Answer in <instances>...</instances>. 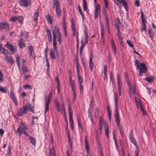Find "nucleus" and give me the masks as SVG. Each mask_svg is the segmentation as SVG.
I'll use <instances>...</instances> for the list:
<instances>
[{
	"label": "nucleus",
	"instance_id": "1",
	"mask_svg": "<svg viewBox=\"0 0 156 156\" xmlns=\"http://www.w3.org/2000/svg\"><path fill=\"white\" fill-rule=\"evenodd\" d=\"M53 37V46H56V38L57 37V40L60 44L61 42L62 37L58 27L55 26L54 29L52 31Z\"/></svg>",
	"mask_w": 156,
	"mask_h": 156
},
{
	"label": "nucleus",
	"instance_id": "52",
	"mask_svg": "<svg viewBox=\"0 0 156 156\" xmlns=\"http://www.w3.org/2000/svg\"><path fill=\"white\" fill-rule=\"evenodd\" d=\"M76 68L77 70V74H78L79 72V64L78 63L76 62Z\"/></svg>",
	"mask_w": 156,
	"mask_h": 156
},
{
	"label": "nucleus",
	"instance_id": "46",
	"mask_svg": "<svg viewBox=\"0 0 156 156\" xmlns=\"http://www.w3.org/2000/svg\"><path fill=\"white\" fill-rule=\"evenodd\" d=\"M99 126H102L103 124H104V122L103 121L105 120L104 119H102L101 116H100L99 118Z\"/></svg>",
	"mask_w": 156,
	"mask_h": 156
},
{
	"label": "nucleus",
	"instance_id": "38",
	"mask_svg": "<svg viewBox=\"0 0 156 156\" xmlns=\"http://www.w3.org/2000/svg\"><path fill=\"white\" fill-rule=\"evenodd\" d=\"M78 8L79 12L80 13V14H81V15L82 16L83 20L84 21V15L83 13L82 10L79 6H78Z\"/></svg>",
	"mask_w": 156,
	"mask_h": 156
},
{
	"label": "nucleus",
	"instance_id": "2",
	"mask_svg": "<svg viewBox=\"0 0 156 156\" xmlns=\"http://www.w3.org/2000/svg\"><path fill=\"white\" fill-rule=\"evenodd\" d=\"M138 60L136 59L135 61V66L137 68L139 69V75L141 76L143 75L144 73H146L147 71V69L145 64L144 63H140Z\"/></svg>",
	"mask_w": 156,
	"mask_h": 156
},
{
	"label": "nucleus",
	"instance_id": "17",
	"mask_svg": "<svg viewBox=\"0 0 156 156\" xmlns=\"http://www.w3.org/2000/svg\"><path fill=\"white\" fill-rule=\"evenodd\" d=\"M71 22L72 29L73 31V36L74 37L76 35H77V32H76V29L74 24V22L73 19H72Z\"/></svg>",
	"mask_w": 156,
	"mask_h": 156
},
{
	"label": "nucleus",
	"instance_id": "3",
	"mask_svg": "<svg viewBox=\"0 0 156 156\" xmlns=\"http://www.w3.org/2000/svg\"><path fill=\"white\" fill-rule=\"evenodd\" d=\"M53 95V92L51 91L47 96H45V109L44 112V113L45 114L47 112L49 111V104L51 101Z\"/></svg>",
	"mask_w": 156,
	"mask_h": 156
},
{
	"label": "nucleus",
	"instance_id": "28",
	"mask_svg": "<svg viewBox=\"0 0 156 156\" xmlns=\"http://www.w3.org/2000/svg\"><path fill=\"white\" fill-rule=\"evenodd\" d=\"M139 104L141 111H142L144 115H146L147 113L145 110L143 105L140 101L139 102Z\"/></svg>",
	"mask_w": 156,
	"mask_h": 156
},
{
	"label": "nucleus",
	"instance_id": "64",
	"mask_svg": "<svg viewBox=\"0 0 156 156\" xmlns=\"http://www.w3.org/2000/svg\"><path fill=\"white\" fill-rule=\"evenodd\" d=\"M45 60H46V66H47V68H49V67L50 65H49V62H48V58H45Z\"/></svg>",
	"mask_w": 156,
	"mask_h": 156
},
{
	"label": "nucleus",
	"instance_id": "27",
	"mask_svg": "<svg viewBox=\"0 0 156 156\" xmlns=\"http://www.w3.org/2000/svg\"><path fill=\"white\" fill-rule=\"evenodd\" d=\"M55 51L53 49H51L50 51V55L51 59H55L56 58Z\"/></svg>",
	"mask_w": 156,
	"mask_h": 156
},
{
	"label": "nucleus",
	"instance_id": "15",
	"mask_svg": "<svg viewBox=\"0 0 156 156\" xmlns=\"http://www.w3.org/2000/svg\"><path fill=\"white\" fill-rule=\"evenodd\" d=\"M39 9L37 8V10L34 13L33 16L34 20L36 23H37V20L38 16Z\"/></svg>",
	"mask_w": 156,
	"mask_h": 156
},
{
	"label": "nucleus",
	"instance_id": "11",
	"mask_svg": "<svg viewBox=\"0 0 156 156\" xmlns=\"http://www.w3.org/2000/svg\"><path fill=\"white\" fill-rule=\"evenodd\" d=\"M92 58L93 55L92 53H91L90 55L89 61L90 69L91 72H92L93 70L94 66L93 63L92 62Z\"/></svg>",
	"mask_w": 156,
	"mask_h": 156
},
{
	"label": "nucleus",
	"instance_id": "42",
	"mask_svg": "<svg viewBox=\"0 0 156 156\" xmlns=\"http://www.w3.org/2000/svg\"><path fill=\"white\" fill-rule=\"evenodd\" d=\"M0 51L2 53L5 54H7L8 53V51L7 50H6L4 48H1L0 49Z\"/></svg>",
	"mask_w": 156,
	"mask_h": 156
},
{
	"label": "nucleus",
	"instance_id": "55",
	"mask_svg": "<svg viewBox=\"0 0 156 156\" xmlns=\"http://www.w3.org/2000/svg\"><path fill=\"white\" fill-rule=\"evenodd\" d=\"M151 78L149 77H146L145 78L144 80L146 81H147L148 82H151V80H153V78H154L152 77H151Z\"/></svg>",
	"mask_w": 156,
	"mask_h": 156
},
{
	"label": "nucleus",
	"instance_id": "26",
	"mask_svg": "<svg viewBox=\"0 0 156 156\" xmlns=\"http://www.w3.org/2000/svg\"><path fill=\"white\" fill-rule=\"evenodd\" d=\"M154 33L152 30L151 28V27L149 28L148 29V34L152 40H153V37L154 36Z\"/></svg>",
	"mask_w": 156,
	"mask_h": 156
},
{
	"label": "nucleus",
	"instance_id": "50",
	"mask_svg": "<svg viewBox=\"0 0 156 156\" xmlns=\"http://www.w3.org/2000/svg\"><path fill=\"white\" fill-rule=\"evenodd\" d=\"M10 97L12 99H13L14 98H16L14 95V93H13V91L12 90H11L10 91Z\"/></svg>",
	"mask_w": 156,
	"mask_h": 156
},
{
	"label": "nucleus",
	"instance_id": "49",
	"mask_svg": "<svg viewBox=\"0 0 156 156\" xmlns=\"http://www.w3.org/2000/svg\"><path fill=\"white\" fill-rule=\"evenodd\" d=\"M84 32L85 35H88V29L87 27L85 25L84 26Z\"/></svg>",
	"mask_w": 156,
	"mask_h": 156
},
{
	"label": "nucleus",
	"instance_id": "7",
	"mask_svg": "<svg viewBox=\"0 0 156 156\" xmlns=\"http://www.w3.org/2000/svg\"><path fill=\"white\" fill-rule=\"evenodd\" d=\"M27 105H25L23 107H21L19 111L17 113V115L18 116H21L23 114L26 113V112L27 111Z\"/></svg>",
	"mask_w": 156,
	"mask_h": 156
},
{
	"label": "nucleus",
	"instance_id": "10",
	"mask_svg": "<svg viewBox=\"0 0 156 156\" xmlns=\"http://www.w3.org/2000/svg\"><path fill=\"white\" fill-rule=\"evenodd\" d=\"M9 24L5 22L0 23V31L4 29L9 30Z\"/></svg>",
	"mask_w": 156,
	"mask_h": 156
},
{
	"label": "nucleus",
	"instance_id": "12",
	"mask_svg": "<svg viewBox=\"0 0 156 156\" xmlns=\"http://www.w3.org/2000/svg\"><path fill=\"white\" fill-rule=\"evenodd\" d=\"M104 122V127L105 129V132L106 136H107L108 138V133H109V129L108 125L106 123L105 120L103 121Z\"/></svg>",
	"mask_w": 156,
	"mask_h": 156
},
{
	"label": "nucleus",
	"instance_id": "21",
	"mask_svg": "<svg viewBox=\"0 0 156 156\" xmlns=\"http://www.w3.org/2000/svg\"><path fill=\"white\" fill-rule=\"evenodd\" d=\"M19 46L20 48H22L25 46V43L23 41V38H21L19 41Z\"/></svg>",
	"mask_w": 156,
	"mask_h": 156
},
{
	"label": "nucleus",
	"instance_id": "34",
	"mask_svg": "<svg viewBox=\"0 0 156 156\" xmlns=\"http://www.w3.org/2000/svg\"><path fill=\"white\" fill-rule=\"evenodd\" d=\"M77 74L78 76V81L79 83V85L82 84L83 82V79L80 75V72L78 74Z\"/></svg>",
	"mask_w": 156,
	"mask_h": 156
},
{
	"label": "nucleus",
	"instance_id": "37",
	"mask_svg": "<svg viewBox=\"0 0 156 156\" xmlns=\"http://www.w3.org/2000/svg\"><path fill=\"white\" fill-rule=\"evenodd\" d=\"M121 25V23L120 22L119 19L118 18L116 21L115 23V25L116 28H119V26Z\"/></svg>",
	"mask_w": 156,
	"mask_h": 156
},
{
	"label": "nucleus",
	"instance_id": "48",
	"mask_svg": "<svg viewBox=\"0 0 156 156\" xmlns=\"http://www.w3.org/2000/svg\"><path fill=\"white\" fill-rule=\"evenodd\" d=\"M112 47L114 51V55L116 54V52L117 51V49L115 44H112Z\"/></svg>",
	"mask_w": 156,
	"mask_h": 156
},
{
	"label": "nucleus",
	"instance_id": "51",
	"mask_svg": "<svg viewBox=\"0 0 156 156\" xmlns=\"http://www.w3.org/2000/svg\"><path fill=\"white\" fill-rule=\"evenodd\" d=\"M127 42L131 48H133L134 47V45L132 44L131 41L129 40H127Z\"/></svg>",
	"mask_w": 156,
	"mask_h": 156
},
{
	"label": "nucleus",
	"instance_id": "30",
	"mask_svg": "<svg viewBox=\"0 0 156 156\" xmlns=\"http://www.w3.org/2000/svg\"><path fill=\"white\" fill-rule=\"evenodd\" d=\"M86 44L84 43L83 42V40H82L81 41V47L80 49V54H82L83 52V48L85 47V44Z\"/></svg>",
	"mask_w": 156,
	"mask_h": 156
},
{
	"label": "nucleus",
	"instance_id": "6",
	"mask_svg": "<svg viewBox=\"0 0 156 156\" xmlns=\"http://www.w3.org/2000/svg\"><path fill=\"white\" fill-rule=\"evenodd\" d=\"M18 3L20 6L24 7H27L31 5V0H19Z\"/></svg>",
	"mask_w": 156,
	"mask_h": 156
},
{
	"label": "nucleus",
	"instance_id": "56",
	"mask_svg": "<svg viewBox=\"0 0 156 156\" xmlns=\"http://www.w3.org/2000/svg\"><path fill=\"white\" fill-rule=\"evenodd\" d=\"M23 87L26 89H31L32 88V86L29 84H26L23 86Z\"/></svg>",
	"mask_w": 156,
	"mask_h": 156
},
{
	"label": "nucleus",
	"instance_id": "16",
	"mask_svg": "<svg viewBox=\"0 0 156 156\" xmlns=\"http://www.w3.org/2000/svg\"><path fill=\"white\" fill-rule=\"evenodd\" d=\"M5 46L12 52H13L15 51L14 47L9 42H7Z\"/></svg>",
	"mask_w": 156,
	"mask_h": 156
},
{
	"label": "nucleus",
	"instance_id": "63",
	"mask_svg": "<svg viewBox=\"0 0 156 156\" xmlns=\"http://www.w3.org/2000/svg\"><path fill=\"white\" fill-rule=\"evenodd\" d=\"M80 93H82L83 91V87L82 84L80 85Z\"/></svg>",
	"mask_w": 156,
	"mask_h": 156
},
{
	"label": "nucleus",
	"instance_id": "13",
	"mask_svg": "<svg viewBox=\"0 0 156 156\" xmlns=\"http://www.w3.org/2000/svg\"><path fill=\"white\" fill-rule=\"evenodd\" d=\"M46 33L48 36V41L50 43L52 42V37L51 31L49 29H46Z\"/></svg>",
	"mask_w": 156,
	"mask_h": 156
},
{
	"label": "nucleus",
	"instance_id": "32",
	"mask_svg": "<svg viewBox=\"0 0 156 156\" xmlns=\"http://www.w3.org/2000/svg\"><path fill=\"white\" fill-rule=\"evenodd\" d=\"M21 38H23V40L27 39V36L28 33L26 32L21 33Z\"/></svg>",
	"mask_w": 156,
	"mask_h": 156
},
{
	"label": "nucleus",
	"instance_id": "59",
	"mask_svg": "<svg viewBox=\"0 0 156 156\" xmlns=\"http://www.w3.org/2000/svg\"><path fill=\"white\" fill-rule=\"evenodd\" d=\"M132 89L133 90V93L134 94H136V89L135 86H133L132 87Z\"/></svg>",
	"mask_w": 156,
	"mask_h": 156
},
{
	"label": "nucleus",
	"instance_id": "5",
	"mask_svg": "<svg viewBox=\"0 0 156 156\" xmlns=\"http://www.w3.org/2000/svg\"><path fill=\"white\" fill-rule=\"evenodd\" d=\"M68 101H69V103H68V108L69 113V121L70 123L71 127L72 129L73 127V114L72 112V108L70 103L69 99H68Z\"/></svg>",
	"mask_w": 156,
	"mask_h": 156
},
{
	"label": "nucleus",
	"instance_id": "8",
	"mask_svg": "<svg viewBox=\"0 0 156 156\" xmlns=\"http://www.w3.org/2000/svg\"><path fill=\"white\" fill-rule=\"evenodd\" d=\"M95 11H94V17L95 19L98 18L99 14H100L101 11V7L100 5L98 4L97 5L96 3L95 5Z\"/></svg>",
	"mask_w": 156,
	"mask_h": 156
},
{
	"label": "nucleus",
	"instance_id": "22",
	"mask_svg": "<svg viewBox=\"0 0 156 156\" xmlns=\"http://www.w3.org/2000/svg\"><path fill=\"white\" fill-rule=\"evenodd\" d=\"M114 117L115 119V121L116 122V125L117 126L120 125V117L119 114H115Z\"/></svg>",
	"mask_w": 156,
	"mask_h": 156
},
{
	"label": "nucleus",
	"instance_id": "54",
	"mask_svg": "<svg viewBox=\"0 0 156 156\" xmlns=\"http://www.w3.org/2000/svg\"><path fill=\"white\" fill-rule=\"evenodd\" d=\"M131 141L135 146H136V141L133 137L130 138Z\"/></svg>",
	"mask_w": 156,
	"mask_h": 156
},
{
	"label": "nucleus",
	"instance_id": "62",
	"mask_svg": "<svg viewBox=\"0 0 156 156\" xmlns=\"http://www.w3.org/2000/svg\"><path fill=\"white\" fill-rule=\"evenodd\" d=\"M11 154V148L10 147V146H9V148L8 151L7 152V154L8 156H9Z\"/></svg>",
	"mask_w": 156,
	"mask_h": 156
},
{
	"label": "nucleus",
	"instance_id": "40",
	"mask_svg": "<svg viewBox=\"0 0 156 156\" xmlns=\"http://www.w3.org/2000/svg\"><path fill=\"white\" fill-rule=\"evenodd\" d=\"M46 18L48 21L51 24L52 23V20L51 19V17L48 14L46 17Z\"/></svg>",
	"mask_w": 156,
	"mask_h": 156
},
{
	"label": "nucleus",
	"instance_id": "61",
	"mask_svg": "<svg viewBox=\"0 0 156 156\" xmlns=\"http://www.w3.org/2000/svg\"><path fill=\"white\" fill-rule=\"evenodd\" d=\"M45 57L46 58H48V48H46L45 49Z\"/></svg>",
	"mask_w": 156,
	"mask_h": 156
},
{
	"label": "nucleus",
	"instance_id": "14",
	"mask_svg": "<svg viewBox=\"0 0 156 156\" xmlns=\"http://www.w3.org/2000/svg\"><path fill=\"white\" fill-rule=\"evenodd\" d=\"M29 140L31 144L35 147L36 144V139L35 138L32 136H30L29 137Z\"/></svg>",
	"mask_w": 156,
	"mask_h": 156
},
{
	"label": "nucleus",
	"instance_id": "57",
	"mask_svg": "<svg viewBox=\"0 0 156 156\" xmlns=\"http://www.w3.org/2000/svg\"><path fill=\"white\" fill-rule=\"evenodd\" d=\"M115 106V114H119L118 112V105Z\"/></svg>",
	"mask_w": 156,
	"mask_h": 156
},
{
	"label": "nucleus",
	"instance_id": "18",
	"mask_svg": "<svg viewBox=\"0 0 156 156\" xmlns=\"http://www.w3.org/2000/svg\"><path fill=\"white\" fill-rule=\"evenodd\" d=\"M101 40L103 44H104L105 40L104 37V32L103 26H101Z\"/></svg>",
	"mask_w": 156,
	"mask_h": 156
},
{
	"label": "nucleus",
	"instance_id": "45",
	"mask_svg": "<svg viewBox=\"0 0 156 156\" xmlns=\"http://www.w3.org/2000/svg\"><path fill=\"white\" fill-rule=\"evenodd\" d=\"M17 132L19 133V135L20 136L22 131V129L21 128V126L19 127L17 129Z\"/></svg>",
	"mask_w": 156,
	"mask_h": 156
},
{
	"label": "nucleus",
	"instance_id": "25",
	"mask_svg": "<svg viewBox=\"0 0 156 156\" xmlns=\"http://www.w3.org/2000/svg\"><path fill=\"white\" fill-rule=\"evenodd\" d=\"M121 4L122 5L123 7H124L126 12L128 11L129 10L128 5L127 3L125 0H121Z\"/></svg>",
	"mask_w": 156,
	"mask_h": 156
},
{
	"label": "nucleus",
	"instance_id": "44",
	"mask_svg": "<svg viewBox=\"0 0 156 156\" xmlns=\"http://www.w3.org/2000/svg\"><path fill=\"white\" fill-rule=\"evenodd\" d=\"M110 80L113 84L114 83L113 75L111 71L110 73Z\"/></svg>",
	"mask_w": 156,
	"mask_h": 156
},
{
	"label": "nucleus",
	"instance_id": "31",
	"mask_svg": "<svg viewBox=\"0 0 156 156\" xmlns=\"http://www.w3.org/2000/svg\"><path fill=\"white\" fill-rule=\"evenodd\" d=\"M117 85L118 87V89H121V81L120 77L118 74H117Z\"/></svg>",
	"mask_w": 156,
	"mask_h": 156
},
{
	"label": "nucleus",
	"instance_id": "4",
	"mask_svg": "<svg viewBox=\"0 0 156 156\" xmlns=\"http://www.w3.org/2000/svg\"><path fill=\"white\" fill-rule=\"evenodd\" d=\"M54 5L55 7V11L58 18H59L61 16V11L59 3L57 0H53Z\"/></svg>",
	"mask_w": 156,
	"mask_h": 156
},
{
	"label": "nucleus",
	"instance_id": "35",
	"mask_svg": "<svg viewBox=\"0 0 156 156\" xmlns=\"http://www.w3.org/2000/svg\"><path fill=\"white\" fill-rule=\"evenodd\" d=\"M114 99L115 101V106L118 105V98L115 93L114 94Z\"/></svg>",
	"mask_w": 156,
	"mask_h": 156
},
{
	"label": "nucleus",
	"instance_id": "9",
	"mask_svg": "<svg viewBox=\"0 0 156 156\" xmlns=\"http://www.w3.org/2000/svg\"><path fill=\"white\" fill-rule=\"evenodd\" d=\"M5 60L6 62L9 63L12 65H13L15 62V60L13 59L11 56L6 55L5 57Z\"/></svg>",
	"mask_w": 156,
	"mask_h": 156
},
{
	"label": "nucleus",
	"instance_id": "47",
	"mask_svg": "<svg viewBox=\"0 0 156 156\" xmlns=\"http://www.w3.org/2000/svg\"><path fill=\"white\" fill-rule=\"evenodd\" d=\"M119 128V131L120 132V133L122 136L123 137V132L122 130V128L121 126L120 125H119V126H117Z\"/></svg>",
	"mask_w": 156,
	"mask_h": 156
},
{
	"label": "nucleus",
	"instance_id": "36",
	"mask_svg": "<svg viewBox=\"0 0 156 156\" xmlns=\"http://www.w3.org/2000/svg\"><path fill=\"white\" fill-rule=\"evenodd\" d=\"M83 8L84 11H87V5L86 0H83Z\"/></svg>",
	"mask_w": 156,
	"mask_h": 156
},
{
	"label": "nucleus",
	"instance_id": "24",
	"mask_svg": "<svg viewBox=\"0 0 156 156\" xmlns=\"http://www.w3.org/2000/svg\"><path fill=\"white\" fill-rule=\"evenodd\" d=\"M16 62L17 63V66L19 71L20 72L21 70V67L20 66V58L18 55H16Z\"/></svg>",
	"mask_w": 156,
	"mask_h": 156
},
{
	"label": "nucleus",
	"instance_id": "20",
	"mask_svg": "<svg viewBox=\"0 0 156 156\" xmlns=\"http://www.w3.org/2000/svg\"><path fill=\"white\" fill-rule=\"evenodd\" d=\"M85 142L86 144V149L87 151L86 155H88L89 153V148L87 136L85 137Z\"/></svg>",
	"mask_w": 156,
	"mask_h": 156
},
{
	"label": "nucleus",
	"instance_id": "53",
	"mask_svg": "<svg viewBox=\"0 0 156 156\" xmlns=\"http://www.w3.org/2000/svg\"><path fill=\"white\" fill-rule=\"evenodd\" d=\"M7 88L6 87H5L4 88H0V91L3 93H5L6 92Z\"/></svg>",
	"mask_w": 156,
	"mask_h": 156
},
{
	"label": "nucleus",
	"instance_id": "58",
	"mask_svg": "<svg viewBox=\"0 0 156 156\" xmlns=\"http://www.w3.org/2000/svg\"><path fill=\"white\" fill-rule=\"evenodd\" d=\"M17 20V17L13 16L11 18V20L12 22H15Z\"/></svg>",
	"mask_w": 156,
	"mask_h": 156
},
{
	"label": "nucleus",
	"instance_id": "60",
	"mask_svg": "<svg viewBox=\"0 0 156 156\" xmlns=\"http://www.w3.org/2000/svg\"><path fill=\"white\" fill-rule=\"evenodd\" d=\"M70 86L71 87L75 86V83L74 80H73L72 82H70Z\"/></svg>",
	"mask_w": 156,
	"mask_h": 156
},
{
	"label": "nucleus",
	"instance_id": "39",
	"mask_svg": "<svg viewBox=\"0 0 156 156\" xmlns=\"http://www.w3.org/2000/svg\"><path fill=\"white\" fill-rule=\"evenodd\" d=\"M27 110L29 109L30 111L33 112L34 111V107L31 104H29L28 105H27Z\"/></svg>",
	"mask_w": 156,
	"mask_h": 156
},
{
	"label": "nucleus",
	"instance_id": "29",
	"mask_svg": "<svg viewBox=\"0 0 156 156\" xmlns=\"http://www.w3.org/2000/svg\"><path fill=\"white\" fill-rule=\"evenodd\" d=\"M28 71V68L27 66H23L22 67L21 69V70L20 72L22 71L23 73H25L27 72Z\"/></svg>",
	"mask_w": 156,
	"mask_h": 156
},
{
	"label": "nucleus",
	"instance_id": "19",
	"mask_svg": "<svg viewBox=\"0 0 156 156\" xmlns=\"http://www.w3.org/2000/svg\"><path fill=\"white\" fill-rule=\"evenodd\" d=\"M77 121L79 131L80 133H81L83 130V128L82 124L81 123L79 119H77Z\"/></svg>",
	"mask_w": 156,
	"mask_h": 156
},
{
	"label": "nucleus",
	"instance_id": "33",
	"mask_svg": "<svg viewBox=\"0 0 156 156\" xmlns=\"http://www.w3.org/2000/svg\"><path fill=\"white\" fill-rule=\"evenodd\" d=\"M55 104L57 110L58 112H59L61 109L60 105L58 101H55Z\"/></svg>",
	"mask_w": 156,
	"mask_h": 156
},
{
	"label": "nucleus",
	"instance_id": "23",
	"mask_svg": "<svg viewBox=\"0 0 156 156\" xmlns=\"http://www.w3.org/2000/svg\"><path fill=\"white\" fill-rule=\"evenodd\" d=\"M49 151V156H56L55 148L54 147H53L52 148H50Z\"/></svg>",
	"mask_w": 156,
	"mask_h": 156
},
{
	"label": "nucleus",
	"instance_id": "41",
	"mask_svg": "<svg viewBox=\"0 0 156 156\" xmlns=\"http://www.w3.org/2000/svg\"><path fill=\"white\" fill-rule=\"evenodd\" d=\"M29 51L30 52V56H32V52L34 51L33 47L32 46H30L29 48Z\"/></svg>",
	"mask_w": 156,
	"mask_h": 156
},
{
	"label": "nucleus",
	"instance_id": "43",
	"mask_svg": "<svg viewBox=\"0 0 156 156\" xmlns=\"http://www.w3.org/2000/svg\"><path fill=\"white\" fill-rule=\"evenodd\" d=\"M17 20L19 22L22 24L23 22V18L22 16H20L17 17Z\"/></svg>",
	"mask_w": 156,
	"mask_h": 156
}]
</instances>
